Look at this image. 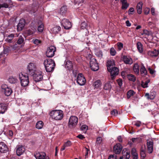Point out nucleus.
<instances>
[{
  "label": "nucleus",
  "instance_id": "nucleus-1",
  "mask_svg": "<svg viewBox=\"0 0 159 159\" xmlns=\"http://www.w3.org/2000/svg\"><path fill=\"white\" fill-rule=\"evenodd\" d=\"M44 64L46 70L48 72L53 71L55 66L54 61L52 59L49 58L44 60Z\"/></svg>",
  "mask_w": 159,
  "mask_h": 159
},
{
  "label": "nucleus",
  "instance_id": "nucleus-2",
  "mask_svg": "<svg viewBox=\"0 0 159 159\" xmlns=\"http://www.w3.org/2000/svg\"><path fill=\"white\" fill-rule=\"evenodd\" d=\"M50 116L53 119L56 120H60L63 118V111L60 110H54L50 113Z\"/></svg>",
  "mask_w": 159,
  "mask_h": 159
},
{
  "label": "nucleus",
  "instance_id": "nucleus-3",
  "mask_svg": "<svg viewBox=\"0 0 159 159\" xmlns=\"http://www.w3.org/2000/svg\"><path fill=\"white\" fill-rule=\"evenodd\" d=\"M19 77L22 86L25 87L28 85L29 83L28 76L21 73L19 75Z\"/></svg>",
  "mask_w": 159,
  "mask_h": 159
},
{
  "label": "nucleus",
  "instance_id": "nucleus-4",
  "mask_svg": "<svg viewBox=\"0 0 159 159\" xmlns=\"http://www.w3.org/2000/svg\"><path fill=\"white\" fill-rule=\"evenodd\" d=\"M27 73L30 75L34 74V73H35V72L38 71L35 64L33 63H29L27 66Z\"/></svg>",
  "mask_w": 159,
  "mask_h": 159
},
{
  "label": "nucleus",
  "instance_id": "nucleus-5",
  "mask_svg": "<svg viewBox=\"0 0 159 159\" xmlns=\"http://www.w3.org/2000/svg\"><path fill=\"white\" fill-rule=\"evenodd\" d=\"M78 121V118L75 116L70 117L68 122V126L70 128H73L75 126Z\"/></svg>",
  "mask_w": 159,
  "mask_h": 159
},
{
  "label": "nucleus",
  "instance_id": "nucleus-6",
  "mask_svg": "<svg viewBox=\"0 0 159 159\" xmlns=\"http://www.w3.org/2000/svg\"><path fill=\"white\" fill-rule=\"evenodd\" d=\"M56 50V48L53 46H50L47 48L46 52V56L48 57H53L55 54V52Z\"/></svg>",
  "mask_w": 159,
  "mask_h": 159
},
{
  "label": "nucleus",
  "instance_id": "nucleus-7",
  "mask_svg": "<svg viewBox=\"0 0 159 159\" xmlns=\"http://www.w3.org/2000/svg\"><path fill=\"white\" fill-rule=\"evenodd\" d=\"M90 65L92 70L93 71H96L99 69L98 64L96 62V59L94 58L91 59Z\"/></svg>",
  "mask_w": 159,
  "mask_h": 159
},
{
  "label": "nucleus",
  "instance_id": "nucleus-8",
  "mask_svg": "<svg viewBox=\"0 0 159 159\" xmlns=\"http://www.w3.org/2000/svg\"><path fill=\"white\" fill-rule=\"evenodd\" d=\"M34 74L31 75L33 76V79L36 82H39L43 78V76L42 74V72L41 71L38 70Z\"/></svg>",
  "mask_w": 159,
  "mask_h": 159
},
{
  "label": "nucleus",
  "instance_id": "nucleus-9",
  "mask_svg": "<svg viewBox=\"0 0 159 159\" xmlns=\"http://www.w3.org/2000/svg\"><path fill=\"white\" fill-rule=\"evenodd\" d=\"M77 82L80 85H84L85 83L86 80L83 75L81 73H79L77 75Z\"/></svg>",
  "mask_w": 159,
  "mask_h": 159
},
{
  "label": "nucleus",
  "instance_id": "nucleus-10",
  "mask_svg": "<svg viewBox=\"0 0 159 159\" xmlns=\"http://www.w3.org/2000/svg\"><path fill=\"white\" fill-rule=\"evenodd\" d=\"M2 91H3L5 95L6 96H8L10 95L12 92L11 89L5 84H3L2 85Z\"/></svg>",
  "mask_w": 159,
  "mask_h": 159
},
{
  "label": "nucleus",
  "instance_id": "nucleus-11",
  "mask_svg": "<svg viewBox=\"0 0 159 159\" xmlns=\"http://www.w3.org/2000/svg\"><path fill=\"white\" fill-rule=\"evenodd\" d=\"M34 156L36 159H49V157L43 152H36L34 154Z\"/></svg>",
  "mask_w": 159,
  "mask_h": 159
},
{
  "label": "nucleus",
  "instance_id": "nucleus-12",
  "mask_svg": "<svg viewBox=\"0 0 159 159\" xmlns=\"http://www.w3.org/2000/svg\"><path fill=\"white\" fill-rule=\"evenodd\" d=\"M61 24V25L65 29H69L72 26L70 22L66 19H63L62 20Z\"/></svg>",
  "mask_w": 159,
  "mask_h": 159
},
{
  "label": "nucleus",
  "instance_id": "nucleus-13",
  "mask_svg": "<svg viewBox=\"0 0 159 159\" xmlns=\"http://www.w3.org/2000/svg\"><path fill=\"white\" fill-rule=\"evenodd\" d=\"M153 143L152 139H148L147 140V147L148 152L149 153L152 152L153 149Z\"/></svg>",
  "mask_w": 159,
  "mask_h": 159
},
{
  "label": "nucleus",
  "instance_id": "nucleus-14",
  "mask_svg": "<svg viewBox=\"0 0 159 159\" xmlns=\"http://www.w3.org/2000/svg\"><path fill=\"white\" fill-rule=\"evenodd\" d=\"M108 71L110 72L111 77L112 79L115 78V77L119 73V69L116 67H113L110 70Z\"/></svg>",
  "mask_w": 159,
  "mask_h": 159
},
{
  "label": "nucleus",
  "instance_id": "nucleus-15",
  "mask_svg": "<svg viewBox=\"0 0 159 159\" xmlns=\"http://www.w3.org/2000/svg\"><path fill=\"white\" fill-rule=\"evenodd\" d=\"M122 148V145L119 143H117L114 146L113 152L116 154H119L121 152Z\"/></svg>",
  "mask_w": 159,
  "mask_h": 159
},
{
  "label": "nucleus",
  "instance_id": "nucleus-16",
  "mask_svg": "<svg viewBox=\"0 0 159 159\" xmlns=\"http://www.w3.org/2000/svg\"><path fill=\"white\" fill-rule=\"evenodd\" d=\"M8 148L6 144L3 142L0 143V152L5 153L7 152Z\"/></svg>",
  "mask_w": 159,
  "mask_h": 159
},
{
  "label": "nucleus",
  "instance_id": "nucleus-17",
  "mask_svg": "<svg viewBox=\"0 0 159 159\" xmlns=\"http://www.w3.org/2000/svg\"><path fill=\"white\" fill-rule=\"evenodd\" d=\"M25 150V149L23 146L19 145L16 150V153L17 155L18 156H20L24 152Z\"/></svg>",
  "mask_w": 159,
  "mask_h": 159
},
{
  "label": "nucleus",
  "instance_id": "nucleus-18",
  "mask_svg": "<svg viewBox=\"0 0 159 159\" xmlns=\"http://www.w3.org/2000/svg\"><path fill=\"white\" fill-rule=\"evenodd\" d=\"M25 21L24 19H21L20 20L17 25V30H22L25 26Z\"/></svg>",
  "mask_w": 159,
  "mask_h": 159
},
{
  "label": "nucleus",
  "instance_id": "nucleus-19",
  "mask_svg": "<svg viewBox=\"0 0 159 159\" xmlns=\"http://www.w3.org/2000/svg\"><path fill=\"white\" fill-rule=\"evenodd\" d=\"M123 61L126 64L131 65L133 63L132 59L129 57L124 56L123 57Z\"/></svg>",
  "mask_w": 159,
  "mask_h": 159
},
{
  "label": "nucleus",
  "instance_id": "nucleus-20",
  "mask_svg": "<svg viewBox=\"0 0 159 159\" xmlns=\"http://www.w3.org/2000/svg\"><path fill=\"white\" fill-rule=\"evenodd\" d=\"M10 51V49L9 47L4 48L3 52L0 54V57L1 58L2 57H5L7 56L8 52Z\"/></svg>",
  "mask_w": 159,
  "mask_h": 159
},
{
  "label": "nucleus",
  "instance_id": "nucleus-21",
  "mask_svg": "<svg viewBox=\"0 0 159 159\" xmlns=\"http://www.w3.org/2000/svg\"><path fill=\"white\" fill-rule=\"evenodd\" d=\"M159 53V51L155 49L153 51H149L148 52L149 56L152 57H156L157 56Z\"/></svg>",
  "mask_w": 159,
  "mask_h": 159
},
{
  "label": "nucleus",
  "instance_id": "nucleus-22",
  "mask_svg": "<svg viewBox=\"0 0 159 159\" xmlns=\"http://www.w3.org/2000/svg\"><path fill=\"white\" fill-rule=\"evenodd\" d=\"M122 155L124 159H129L130 157V152L128 150L124 149L122 152Z\"/></svg>",
  "mask_w": 159,
  "mask_h": 159
},
{
  "label": "nucleus",
  "instance_id": "nucleus-23",
  "mask_svg": "<svg viewBox=\"0 0 159 159\" xmlns=\"http://www.w3.org/2000/svg\"><path fill=\"white\" fill-rule=\"evenodd\" d=\"M7 109V107L5 104L0 103V113H4Z\"/></svg>",
  "mask_w": 159,
  "mask_h": 159
},
{
  "label": "nucleus",
  "instance_id": "nucleus-24",
  "mask_svg": "<svg viewBox=\"0 0 159 159\" xmlns=\"http://www.w3.org/2000/svg\"><path fill=\"white\" fill-rule=\"evenodd\" d=\"M140 71L141 74L142 76H144L147 75V71L143 65L142 64H141L140 66Z\"/></svg>",
  "mask_w": 159,
  "mask_h": 159
},
{
  "label": "nucleus",
  "instance_id": "nucleus-25",
  "mask_svg": "<svg viewBox=\"0 0 159 159\" xmlns=\"http://www.w3.org/2000/svg\"><path fill=\"white\" fill-rule=\"evenodd\" d=\"M61 28L59 26H56L53 27L51 29L52 33L54 34H56L61 30Z\"/></svg>",
  "mask_w": 159,
  "mask_h": 159
},
{
  "label": "nucleus",
  "instance_id": "nucleus-26",
  "mask_svg": "<svg viewBox=\"0 0 159 159\" xmlns=\"http://www.w3.org/2000/svg\"><path fill=\"white\" fill-rule=\"evenodd\" d=\"M114 63L113 60H109L107 63V67L108 70H110L113 67Z\"/></svg>",
  "mask_w": 159,
  "mask_h": 159
},
{
  "label": "nucleus",
  "instance_id": "nucleus-27",
  "mask_svg": "<svg viewBox=\"0 0 159 159\" xmlns=\"http://www.w3.org/2000/svg\"><path fill=\"white\" fill-rule=\"evenodd\" d=\"M133 69L134 73L137 75H139V66L138 63H135L133 66Z\"/></svg>",
  "mask_w": 159,
  "mask_h": 159
},
{
  "label": "nucleus",
  "instance_id": "nucleus-28",
  "mask_svg": "<svg viewBox=\"0 0 159 159\" xmlns=\"http://www.w3.org/2000/svg\"><path fill=\"white\" fill-rule=\"evenodd\" d=\"M11 4L12 2L11 0H6V2L0 4V9L2 7L8 8L9 5H11Z\"/></svg>",
  "mask_w": 159,
  "mask_h": 159
},
{
  "label": "nucleus",
  "instance_id": "nucleus-29",
  "mask_svg": "<svg viewBox=\"0 0 159 159\" xmlns=\"http://www.w3.org/2000/svg\"><path fill=\"white\" fill-rule=\"evenodd\" d=\"M145 96L148 99H153L155 97V93L154 92H152L150 94L147 93L145 94Z\"/></svg>",
  "mask_w": 159,
  "mask_h": 159
},
{
  "label": "nucleus",
  "instance_id": "nucleus-30",
  "mask_svg": "<svg viewBox=\"0 0 159 159\" xmlns=\"http://www.w3.org/2000/svg\"><path fill=\"white\" fill-rule=\"evenodd\" d=\"M102 83L100 80H97L95 81L93 84V85L95 88H99L101 86Z\"/></svg>",
  "mask_w": 159,
  "mask_h": 159
},
{
  "label": "nucleus",
  "instance_id": "nucleus-31",
  "mask_svg": "<svg viewBox=\"0 0 159 159\" xmlns=\"http://www.w3.org/2000/svg\"><path fill=\"white\" fill-rule=\"evenodd\" d=\"M65 67L69 70H71L73 67L72 62L69 60L67 61L65 65Z\"/></svg>",
  "mask_w": 159,
  "mask_h": 159
},
{
  "label": "nucleus",
  "instance_id": "nucleus-32",
  "mask_svg": "<svg viewBox=\"0 0 159 159\" xmlns=\"http://www.w3.org/2000/svg\"><path fill=\"white\" fill-rule=\"evenodd\" d=\"M142 4L140 2H139L137 4L136 8L137 9V12L139 14H141L142 12Z\"/></svg>",
  "mask_w": 159,
  "mask_h": 159
},
{
  "label": "nucleus",
  "instance_id": "nucleus-33",
  "mask_svg": "<svg viewBox=\"0 0 159 159\" xmlns=\"http://www.w3.org/2000/svg\"><path fill=\"white\" fill-rule=\"evenodd\" d=\"M39 26L38 28V30L39 32H42L43 30V25L41 21H39L38 22Z\"/></svg>",
  "mask_w": 159,
  "mask_h": 159
},
{
  "label": "nucleus",
  "instance_id": "nucleus-34",
  "mask_svg": "<svg viewBox=\"0 0 159 159\" xmlns=\"http://www.w3.org/2000/svg\"><path fill=\"white\" fill-rule=\"evenodd\" d=\"M140 156L142 159H144L146 156L145 148L143 147H142L141 148Z\"/></svg>",
  "mask_w": 159,
  "mask_h": 159
},
{
  "label": "nucleus",
  "instance_id": "nucleus-35",
  "mask_svg": "<svg viewBox=\"0 0 159 159\" xmlns=\"http://www.w3.org/2000/svg\"><path fill=\"white\" fill-rule=\"evenodd\" d=\"M67 10V7L66 6H63L60 9V13L62 15H64L66 13Z\"/></svg>",
  "mask_w": 159,
  "mask_h": 159
},
{
  "label": "nucleus",
  "instance_id": "nucleus-36",
  "mask_svg": "<svg viewBox=\"0 0 159 159\" xmlns=\"http://www.w3.org/2000/svg\"><path fill=\"white\" fill-rule=\"evenodd\" d=\"M9 82L11 84H15L18 81L17 79L13 77H11L8 79Z\"/></svg>",
  "mask_w": 159,
  "mask_h": 159
},
{
  "label": "nucleus",
  "instance_id": "nucleus-37",
  "mask_svg": "<svg viewBox=\"0 0 159 159\" xmlns=\"http://www.w3.org/2000/svg\"><path fill=\"white\" fill-rule=\"evenodd\" d=\"M111 86L109 82L105 83L104 86V89L106 90H109L111 89Z\"/></svg>",
  "mask_w": 159,
  "mask_h": 159
},
{
  "label": "nucleus",
  "instance_id": "nucleus-38",
  "mask_svg": "<svg viewBox=\"0 0 159 159\" xmlns=\"http://www.w3.org/2000/svg\"><path fill=\"white\" fill-rule=\"evenodd\" d=\"M135 94L134 91L132 90H129L128 91L127 93V98L129 99L131 97L133 96Z\"/></svg>",
  "mask_w": 159,
  "mask_h": 159
},
{
  "label": "nucleus",
  "instance_id": "nucleus-39",
  "mask_svg": "<svg viewBox=\"0 0 159 159\" xmlns=\"http://www.w3.org/2000/svg\"><path fill=\"white\" fill-rule=\"evenodd\" d=\"M43 123L42 121H39L37 123L36 127L37 129H41L43 127Z\"/></svg>",
  "mask_w": 159,
  "mask_h": 159
},
{
  "label": "nucleus",
  "instance_id": "nucleus-40",
  "mask_svg": "<svg viewBox=\"0 0 159 159\" xmlns=\"http://www.w3.org/2000/svg\"><path fill=\"white\" fill-rule=\"evenodd\" d=\"M127 77L128 79L129 80L134 81L135 80V77L132 74H129L127 75Z\"/></svg>",
  "mask_w": 159,
  "mask_h": 159
},
{
  "label": "nucleus",
  "instance_id": "nucleus-41",
  "mask_svg": "<svg viewBox=\"0 0 159 159\" xmlns=\"http://www.w3.org/2000/svg\"><path fill=\"white\" fill-rule=\"evenodd\" d=\"M137 48L139 52L141 53L143 52L142 45L140 42H138L137 44Z\"/></svg>",
  "mask_w": 159,
  "mask_h": 159
},
{
  "label": "nucleus",
  "instance_id": "nucleus-42",
  "mask_svg": "<svg viewBox=\"0 0 159 159\" xmlns=\"http://www.w3.org/2000/svg\"><path fill=\"white\" fill-rule=\"evenodd\" d=\"M150 82L149 80H148L145 82H142L141 84L142 86L144 88H147L148 87V84Z\"/></svg>",
  "mask_w": 159,
  "mask_h": 159
},
{
  "label": "nucleus",
  "instance_id": "nucleus-43",
  "mask_svg": "<svg viewBox=\"0 0 159 159\" xmlns=\"http://www.w3.org/2000/svg\"><path fill=\"white\" fill-rule=\"evenodd\" d=\"M12 50L13 51H18L20 48V47L17 46V44H15L14 45H11V46Z\"/></svg>",
  "mask_w": 159,
  "mask_h": 159
},
{
  "label": "nucleus",
  "instance_id": "nucleus-44",
  "mask_svg": "<svg viewBox=\"0 0 159 159\" xmlns=\"http://www.w3.org/2000/svg\"><path fill=\"white\" fill-rule=\"evenodd\" d=\"M24 40L23 37L22 36H20L19 37L17 43L18 44H21L24 42Z\"/></svg>",
  "mask_w": 159,
  "mask_h": 159
},
{
  "label": "nucleus",
  "instance_id": "nucleus-45",
  "mask_svg": "<svg viewBox=\"0 0 159 159\" xmlns=\"http://www.w3.org/2000/svg\"><path fill=\"white\" fill-rule=\"evenodd\" d=\"M36 11V9L35 7H30L28 9V11L31 14L34 13Z\"/></svg>",
  "mask_w": 159,
  "mask_h": 159
},
{
  "label": "nucleus",
  "instance_id": "nucleus-46",
  "mask_svg": "<svg viewBox=\"0 0 159 159\" xmlns=\"http://www.w3.org/2000/svg\"><path fill=\"white\" fill-rule=\"evenodd\" d=\"M142 35H143L145 36H149L151 34V33L147 30H143V32L141 34Z\"/></svg>",
  "mask_w": 159,
  "mask_h": 159
},
{
  "label": "nucleus",
  "instance_id": "nucleus-47",
  "mask_svg": "<svg viewBox=\"0 0 159 159\" xmlns=\"http://www.w3.org/2000/svg\"><path fill=\"white\" fill-rule=\"evenodd\" d=\"M140 139L139 138H133L132 139V142L135 143H138L140 141Z\"/></svg>",
  "mask_w": 159,
  "mask_h": 159
},
{
  "label": "nucleus",
  "instance_id": "nucleus-48",
  "mask_svg": "<svg viewBox=\"0 0 159 159\" xmlns=\"http://www.w3.org/2000/svg\"><path fill=\"white\" fill-rule=\"evenodd\" d=\"M102 142V137H99L97 138L96 144H101Z\"/></svg>",
  "mask_w": 159,
  "mask_h": 159
},
{
  "label": "nucleus",
  "instance_id": "nucleus-49",
  "mask_svg": "<svg viewBox=\"0 0 159 159\" xmlns=\"http://www.w3.org/2000/svg\"><path fill=\"white\" fill-rule=\"evenodd\" d=\"M110 53L111 55L114 56L116 55V52L114 48H112L110 49Z\"/></svg>",
  "mask_w": 159,
  "mask_h": 159
},
{
  "label": "nucleus",
  "instance_id": "nucleus-50",
  "mask_svg": "<svg viewBox=\"0 0 159 159\" xmlns=\"http://www.w3.org/2000/svg\"><path fill=\"white\" fill-rule=\"evenodd\" d=\"M122 9H126L129 6V4L127 2L122 3Z\"/></svg>",
  "mask_w": 159,
  "mask_h": 159
},
{
  "label": "nucleus",
  "instance_id": "nucleus-51",
  "mask_svg": "<svg viewBox=\"0 0 159 159\" xmlns=\"http://www.w3.org/2000/svg\"><path fill=\"white\" fill-rule=\"evenodd\" d=\"M87 26L86 22L85 21L82 22L80 25V26L82 29H84L86 28V27Z\"/></svg>",
  "mask_w": 159,
  "mask_h": 159
},
{
  "label": "nucleus",
  "instance_id": "nucleus-52",
  "mask_svg": "<svg viewBox=\"0 0 159 159\" xmlns=\"http://www.w3.org/2000/svg\"><path fill=\"white\" fill-rule=\"evenodd\" d=\"M118 114V111L116 109H114L111 111V114L114 116H116Z\"/></svg>",
  "mask_w": 159,
  "mask_h": 159
},
{
  "label": "nucleus",
  "instance_id": "nucleus-53",
  "mask_svg": "<svg viewBox=\"0 0 159 159\" xmlns=\"http://www.w3.org/2000/svg\"><path fill=\"white\" fill-rule=\"evenodd\" d=\"M83 0H75V5H79L80 4L83 3Z\"/></svg>",
  "mask_w": 159,
  "mask_h": 159
},
{
  "label": "nucleus",
  "instance_id": "nucleus-54",
  "mask_svg": "<svg viewBox=\"0 0 159 159\" xmlns=\"http://www.w3.org/2000/svg\"><path fill=\"white\" fill-rule=\"evenodd\" d=\"M118 48L119 50H120L123 48V44L121 43H117Z\"/></svg>",
  "mask_w": 159,
  "mask_h": 159
},
{
  "label": "nucleus",
  "instance_id": "nucleus-55",
  "mask_svg": "<svg viewBox=\"0 0 159 159\" xmlns=\"http://www.w3.org/2000/svg\"><path fill=\"white\" fill-rule=\"evenodd\" d=\"M72 143L70 141H68L66 142L64 144V145L66 146V147H68L70 146Z\"/></svg>",
  "mask_w": 159,
  "mask_h": 159
},
{
  "label": "nucleus",
  "instance_id": "nucleus-56",
  "mask_svg": "<svg viewBox=\"0 0 159 159\" xmlns=\"http://www.w3.org/2000/svg\"><path fill=\"white\" fill-rule=\"evenodd\" d=\"M33 42L35 44L38 45L41 43V41L37 39H33L32 40Z\"/></svg>",
  "mask_w": 159,
  "mask_h": 159
},
{
  "label": "nucleus",
  "instance_id": "nucleus-57",
  "mask_svg": "<svg viewBox=\"0 0 159 159\" xmlns=\"http://www.w3.org/2000/svg\"><path fill=\"white\" fill-rule=\"evenodd\" d=\"M108 159H117V156L116 154L110 155Z\"/></svg>",
  "mask_w": 159,
  "mask_h": 159
},
{
  "label": "nucleus",
  "instance_id": "nucleus-58",
  "mask_svg": "<svg viewBox=\"0 0 159 159\" xmlns=\"http://www.w3.org/2000/svg\"><path fill=\"white\" fill-rule=\"evenodd\" d=\"M96 55L98 57H101L102 56V51H99L97 52Z\"/></svg>",
  "mask_w": 159,
  "mask_h": 159
},
{
  "label": "nucleus",
  "instance_id": "nucleus-59",
  "mask_svg": "<svg viewBox=\"0 0 159 159\" xmlns=\"http://www.w3.org/2000/svg\"><path fill=\"white\" fill-rule=\"evenodd\" d=\"M88 129V127L86 125H82L81 127V129L82 130H87Z\"/></svg>",
  "mask_w": 159,
  "mask_h": 159
},
{
  "label": "nucleus",
  "instance_id": "nucleus-60",
  "mask_svg": "<svg viewBox=\"0 0 159 159\" xmlns=\"http://www.w3.org/2000/svg\"><path fill=\"white\" fill-rule=\"evenodd\" d=\"M117 82L120 87L121 86L122 84V81L121 79H119L117 80Z\"/></svg>",
  "mask_w": 159,
  "mask_h": 159
},
{
  "label": "nucleus",
  "instance_id": "nucleus-61",
  "mask_svg": "<svg viewBox=\"0 0 159 159\" xmlns=\"http://www.w3.org/2000/svg\"><path fill=\"white\" fill-rule=\"evenodd\" d=\"M131 154L132 155L137 154V153L136 152V150L135 148H132L131 150Z\"/></svg>",
  "mask_w": 159,
  "mask_h": 159
},
{
  "label": "nucleus",
  "instance_id": "nucleus-62",
  "mask_svg": "<svg viewBox=\"0 0 159 159\" xmlns=\"http://www.w3.org/2000/svg\"><path fill=\"white\" fill-rule=\"evenodd\" d=\"M150 11V9L148 8H146L144 10V12L145 14L148 15L149 14Z\"/></svg>",
  "mask_w": 159,
  "mask_h": 159
},
{
  "label": "nucleus",
  "instance_id": "nucleus-63",
  "mask_svg": "<svg viewBox=\"0 0 159 159\" xmlns=\"http://www.w3.org/2000/svg\"><path fill=\"white\" fill-rule=\"evenodd\" d=\"M148 70L150 73L151 74H153L155 72V70L150 67L148 68Z\"/></svg>",
  "mask_w": 159,
  "mask_h": 159
},
{
  "label": "nucleus",
  "instance_id": "nucleus-64",
  "mask_svg": "<svg viewBox=\"0 0 159 159\" xmlns=\"http://www.w3.org/2000/svg\"><path fill=\"white\" fill-rule=\"evenodd\" d=\"M151 12L152 15L155 16L156 15V13L155 11V9L153 7H152L151 9Z\"/></svg>",
  "mask_w": 159,
  "mask_h": 159
}]
</instances>
